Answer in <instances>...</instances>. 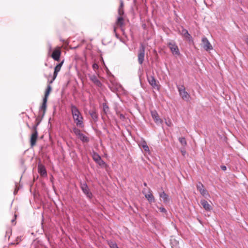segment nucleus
Instances as JSON below:
<instances>
[{"mask_svg": "<svg viewBox=\"0 0 248 248\" xmlns=\"http://www.w3.org/2000/svg\"><path fill=\"white\" fill-rule=\"evenodd\" d=\"M180 34L185 37L189 42H192L193 39L191 35L188 33L187 30L182 28V30L180 31Z\"/></svg>", "mask_w": 248, "mask_h": 248, "instance_id": "nucleus-8", "label": "nucleus"}, {"mask_svg": "<svg viewBox=\"0 0 248 248\" xmlns=\"http://www.w3.org/2000/svg\"><path fill=\"white\" fill-rule=\"evenodd\" d=\"M159 210L162 213H167V210H166V209L165 208H164L163 207H159Z\"/></svg>", "mask_w": 248, "mask_h": 248, "instance_id": "nucleus-31", "label": "nucleus"}, {"mask_svg": "<svg viewBox=\"0 0 248 248\" xmlns=\"http://www.w3.org/2000/svg\"><path fill=\"white\" fill-rule=\"evenodd\" d=\"M47 99L43 98V102L42 103V105L40 108V109L43 110V116L44 115L45 113V111L46 108V102H47Z\"/></svg>", "mask_w": 248, "mask_h": 248, "instance_id": "nucleus-20", "label": "nucleus"}, {"mask_svg": "<svg viewBox=\"0 0 248 248\" xmlns=\"http://www.w3.org/2000/svg\"><path fill=\"white\" fill-rule=\"evenodd\" d=\"M39 124V123H38L36 124V125L33 126V129L34 132L31 134V147H33L36 144V141L38 137V132L37 130V126Z\"/></svg>", "mask_w": 248, "mask_h": 248, "instance_id": "nucleus-5", "label": "nucleus"}, {"mask_svg": "<svg viewBox=\"0 0 248 248\" xmlns=\"http://www.w3.org/2000/svg\"><path fill=\"white\" fill-rule=\"evenodd\" d=\"M201 203L206 211H210L212 209V206L205 200H201Z\"/></svg>", "mask_w": 248, "mask_h": 248, "instance_id": "nucleus-16", "label": "nucleus"}, {"mask_svg": "<svg viewBox=\"0 0 248 248\" xmlns=\"http://www.w3.org/2000/svg\"><path fill=\"white\" fill-rule=\"evenodd\" d=\"M114 32H115V31H116V28H114Z\"/></svg>", "mask_w": 248, "mask_h": 248, "instance_id": "nucleus-40", "label": "nucleus"}, {"mask_svg": "<svg viewBox=\"0 0 248 248\" xmlns=\"http://www.w3.org/2000/svg\"><path fill=\"white\" fill-rule=\"evenodd\" d=\"M197 188L202 196H206L208 195L207 191L204 188V186L202 183L199 182L197 184Z\"/></svg>", "mask_w": 248, "mask_h": 248, "instance_id": "nucleus-12", "label": "nucleus"}, {"mask_svg": "<svg viewBox=\"0 0 248 248\" xmlns=\"http://www.w3.org/2000/svg\"><path fill=\"white\" fill-rule=\"evenodd\" d=\"M143 193L144 194L145 198L147 199L149 202L152 203L155 202V198L152 193L150 189L149 190L148 193H146L144 191H143Z\"/></svg>", "mask_w": 248, "mask_h": 248, "instance_id": "nucleus-15", "label": "nucleus"}, {"mask_svg": "<svg viewBox=\"0 0 248 248\" xmlns=\"http://www.w3.org/2000/svg\"><path fill=\"white\" fill-rule=\"evenodd\" d=\"M73 132L74 133V134L78 137L80 134L81 133L80 130L77 128L76 127H74L73 128Z\"/></svg>", "mask_w": 248, "mask_h": 248, "instance_id": "nucleus-25", "label": "nucleus"}, {"mask_svg": "<svg viewBox=\"0 0 248 248\" xmlns=\"http://www.w3.org/2000/svg\"><path fill=\"white\" fill-rule=\"evenodd\" d=\"M221 169L223 170H226V169H227V168H226V167L225 166H221Z\"/></svg>", "mask_w": 248, "mask_h": 248, "instance_id": "nucleus-35", "label": "nucleus"}, {"mask_svg": "<svg viewBox=\"0 0 248 248\" xmlns=\"http://www.w3.org/2000/svg\"><path fill=\"white\" fill-rule=\"evenodd\" d=\"M165 123L169 126H170L171 125V122L170 120L166 121Z\"/></svg>", "mask_w": 248, "mask_h": 248, "instance_id": "nucleus-33", "label": "nucleus"}, {"mask_svg": "<svg viewBox=\"0 0 248 248\" xmlns=\"http://www.w3.org/2000/svg\"><path fill=\"white\" fill-rule=\"evenodd\" d=\"M182 154L183 155H185L186 153V152L185 151H181Z\"/></svg>", "mask_w": 248, "mask_h": 248, "instance_id": "nucleus-37", "label": "nucleus"}, {"mask_svg": "<svg viewBox=\"0 0 248 248\" xmlns=\"http://www.w3.org/2000/svg\"><path fill=\"white\" fill-rule=\"evenodd\" d=\"M178 90L180 96L184 100L186 101H189L190 99V95L186 91L184 86H182L181 87H178Z\"/></svg>", "mask_w": 248, "mask_h": 248, "instance_id": "nucleus-3", "label": "nucleus"}, {"mask_svg": "<svg viewBox=\"0 0 248 248\" xmlns=\"http://www.w3.org/2000/svg\"><path fill=\"white\" fill-rule=\"evenodd\" d=\"M116 23L118 26L122 27L124 24V19L123 17L122 16H118Z\"/></svg>", "mask_w": 248, "mask_h": 248, "instance_id": "nucleus-19", "label": "nucleus"}, {"mask_svg": "<svg viewBox=\"0 0 248 248\" xmlns=\"http://www.w3.org/2000/svg\"><path fill=\"white\" fill-rule=\"evenodd\" d=\"M80 188L83 192L86 195L88 198L90 199L92 198L93 196L92 194L90 192V189L86 183L81 184Z\"/></svg>", "mask_w": 248, "mask_h": 248, "instance_id": "nucleus-7", "label": "nucleus"}, {"mask_svg": "<svg viewBox=\"0 0 248 248\" xmlns=\"http://www.w3.org/2000/svg\"><path fill=\"white\" fill-rule=\"evenodd\" d=\"M159 196L161 198L164 202H167L169 201V196L167 195L164 191H163L159 194Z\"/></svg>", "mask_w": 248, "mask_h": 248, "instance_id": "nucleus-21", "label": "nucleus"}, {"mask_svg": "<svg viewBox=\"0 0 248 248\" xmlns=\"http://www.w3.org/2000/svg\"><path fill=\"white\" fill-rule=\"evenodd\" d=\"M179 141L182 145L186 146V141L185 138H179Z\"/></svg>", "mask_w": 248, "mask_h": 248, "instance_id": "nucleus-26", "label": "nucleus"}, {"mask_svg": "<svg viewBox=\"0 0 248 248\" xmlns=\"http://www.w3.org/2000/svg\"><path fill=\"white\" fill-rule=\"evenodd\" d=\"M245 42L248 45V36L246 38Z\"/></svg>", "mask_w": 248, "mask_h": 248, "instance_id": "nucleus-38", "label": "nucleus"}, {"mask_svg": "<svg viewBox=\"0 0 248 248\" xmlns=\"http://www.w3.org/2000/svg\"><path fill=\"white\" fill-rule=\"evenodd\" d=\"M63 63V62L62 61L61 62L58 64L55 67L54 72V74H53V77L52 79L49 82L50 83H52L53 82V81L55 79V78H56V77L58 75V73L60 71Z\"/></svg>", "mask_w": 248, "mask_h": 248, "instance_id": "nucleus-11", "label": "nucleus"}, {"mask_svg": "<svg viewBox=\"0 0 248 248\" xmlns=\"http://www.w3.org/2000/svg\"><path fill=\"white\" fill-rule=\"evenodd\" d=\"M93 69L94 70H95V71L96 70L98 69V64H96V63H93Z\"/></svg>", "mask_w": 248, "mask_h": 248, "instance_id": "nucleus-32", "label": "nucleus"}, {"mask_svg": "<svg viewBox=\"0 0 248 248\" xmlns=\"http://www.w3.org/2000/svg\"><path fill=\"white\" fill-rule=\"evenodd\" d=\"M118 14L119 16H122L124 14V9L119 8L118 9Z\"/></svg>", "mask_w": 248, "mask_h": 248, "instance_id": "nucleus-30", "label": "nucleus"}, {"mask_svg": "<svg viewBox=\"0 0 248 248\" xmlns=\"http://www.w3.org/2000/svg\"><path fill=\"white\" fill-rule=\"evenodd\" d=\"M142 148H143V149L146 152H149V148L148 146V145H147L145 141H144L142 143Z\"/></svg>", "mask_w": 248, "mask_h": 248, "instance_id": "nucleus-28", "label": "nucleus"}, {"mask_svg": "<svg viewBox=\"0 0 248 248\" xmlns=\"http://www.w3.org/2000/svg\"><path fill=\"white\" fill-rule=\"evenodd\" d=\"M148 81L152 87L157 90H159V87L156 83V80H155L154 76H151L147 77Z\"/></svg>", "mask_w": 248, "mask_h": 248, "instance_id": "nucleus-9", "label": "nucleus"}, {"mask_svg": "<svg viewBox=\"0 0 248 248\" xmlns=\"http://www.w3.org/2000/svg\"><path fill=\"white\" fill-rule=\"evenodd\" d=\"M103 108L104 113L107 114L109 110V108L106 103L103 104Z\"/></svg>", "mask_w": 248, "mask_h": 248, "instance_id": "nucleus-27", "label": "nucleus"}, {"mask_svg": "<svg viewBox=\"0 0 248 248\" xmlns=\"http://www.w3.org/2000/svg\"><path fill=\"white\" fill-rule=\"evenodd\" d=\"M61 54L60 47H58L53 51L51 57L55 61H58L60 60Z\"/></svg>", "mask_w": 248, "mask_h": 248, "instance_id": "nucleus-13", "label": "nucleus"}, {"mask_svg": "<svg viewBox=\"0 0 248 248\" xmlns=\"http://www.w3.org/2000/svg\"><path fill=\"white\" fill-rule=\"evenodd\" d=\"M93 159L100 166L103 167L106 165L105 162L101 159L100 156L97 153H93Z\"/></svg>", "mask_w": 248, "mask_h": 248, "instance_id": "nucleus-10", "label": "nucleus"}, {"mask_svg": "<svg viewBox=\"0 0 248 248\" xmlns=\"http://www.w3.org/2000/svg\"><path fill=\"white\" fill-rule=\"evenodd\" d=\"M144 55H145V47L143 44H141L139 53L138 54V61L140 64H142L144 60Z\"/></svg>", "mask_w": 248, "mask_h": 248, "instance_id": "nucleus-6", "label": "nucleus"}, {"mask_svg": "<svg viewBox=\"0 0 248 248\" xmlns=\"http://www.w3.org/2000/svg\"><path fill=\"white\" fill-rule=\"evenodd\" d=\"M51 87L50 85H48L47 87L45 93V96L44 98H46L47 99L48 96L49 95L51 91Z\"/></svg>", "mask_w": 248, "mask_h": 248, "instance_id": "nucleus-24", "label": "nucleus"}, {"mask_svg": "<svg viewBox=\"0 0 248 248\" xmlns=\"http://www.w3.org/2000/svg\"><path fill=\"white\" fill-rule=\"evenodd\" d=\"M78 138L83 142H87L89 141V138L83 133H81Z\"/></svg>", "mask_w": 248, "mask_h": 248, "instance_id": "nucleus-22", "label": "nucleus"}, {"mask_svg": "<svg viewBox=\"0 0 248 248\" xmlns=\"http://www.w3.org/2000/svg\"><path fill=\"white\" fill-rule=\"evenodd\" d=\"M90 79L97 86L101 87L102 86V83L95 75L91 76L90 77Z\"/></svg>", "mask_w": 248, "mask_h": 248, "instance_id": "nucleus-17", "label": "nucleus"}, {"mask_svg": "<svg viewBox=\"0 0 248 248\" xmlns=\"http://www.w3.org/2000/svg\"><path fill=\"white\" fill-rule=\"evenodd\" d=\"M89 113L93 118L95 121L97 120L98 119V116L97 113H96L95 111L94 110H92L89 112Z\"/></svg>", "mask_w": 248, "mask_h": 248, "instance_id": "nucleus-23", "label": "nucleus"}, {"mask_svg": "<svg viewBox=\"0 0 248 248\" xmlns=\"http://www.w3.org/2000/svg\"><path fill=\"white\" fill-rule=\"evenodd\" d=\"M201 45L203 48L206 51H209L213 49V47L211 44L208 39L205 36L203 37L202 39Z\"/></svg>", "mask_w": 248, "mask_h": 248, "instance_id": "nucleus-2", "label": "nucleus"}, {"mask_svg": "<svg viewBox=\"0 0 248 248\" xmlns=\"http://www.w3.org/2000/svg\"><path fill=\"white\" fill-rule=\"evenodd\" d=\"M144 186H147V184L146 183H144Z\"/></svg>", "mask_w": 248, "mask_h": 248, "instance_id": "nucleus-39", "label": "nucleus"}, {"mask_svg": "<svg viewBox=\"0 0 248 248\" xmlns=\"http://www.w3.org/2000/svg\"><path fill=\"white\" fill-rule=\"evenodd\" d=\"M48 47H49V51H51V49H52V47H51V45L50 43L48 44Z\"/></svg>", "mask_w": 248, "mask_h": 248, "instance_id": "nucleus-36", "label": "nucleus"}, {"mask_svg": "<svg viewBox=\"0 0 248 248\" xmlns=\"http://www.w3.org/2000/svg\"><path fill=\"white\" fill-rule=\"evenodd\" d=\"M14 221H15V220H14V219H13V220H12V222H14Z\"/></svg>", "mask_w": 248, "mask_h": 248, "instance_id": "nucleus-42", "label": "nucleus"}, {"mask_svg": "<svg viewBox=\"0 0 248 248\" xmlns=\"http://www.w3.org/2000/svg\"><path fill=\"white\" fill-rule=\"evenodd\" d=\"M116 36L117 38H118V35H117V34H116Z\"/></svg>", "mask_w": 248, "mask_h": 248, "instance_id": "nucleus-41", "label": "nucleus"}, {"mask_svg": "<svg viewBox=\"0 0 248 248\" xmlns=\"http://www.w3.org/2000/svg\"><path fill=\"white\" fill-rule=\"evenodd\" d=\"M151 113L153 119L155 123L157 124H161L162 123V120L159 118L158 114L156 111L151 110Z\"/></svg>", "mask_w": 248, "mask_h": 248, "instance_id": "nucleus-14", "label": "nucleus"}, {"mask_svg": "<svg viewBox=\"0 0 248 248\" xmlns=\"http://www.w3.org/2000/svg\"><path fill=\"white\" fill-rule=\"evenodd\" d=\"M119 8L124 9V3L122 0H121L120 5Z\"/></svg>", "mask_w": 248, "mask_h": 248, "instance_id": "nucleus-34", "label": "nucleus"}, {"mask_svg": "<svg viewBox=\"0 0 248 248\" xmlns=\"http://www.w3.org/2000/svg\"><path fill=\"white\" fill-rule=\"evenodd\" d=\"M70 108L73 120L77 126L80 128L84 127L83 117L79 109L73 104L71 105Z\"/></svg>", "mask_w": 248, "mask_h": 248, "instance_id": "nucleus-1", "label": "nucleus"}, {"mask_svg": "<svg viewBox=\"0 0 248 248\" xmlns=\"http://www.w3.org/2000/svg\"><path fill=\"white\" fill-rule=\"evenodd\" d=\"M168 46L173 55L176 56L180 55L178 47L175 42H170L168 44Z\"/></svg>", "mask_w": 248, "mask_h": 248, "instance_id": "nucleus-4", "label": "nucleus"}, {"mask_svg": "<svg viewBox=\"0 0 248 248\" xmlns=\"http://www.w3.org/2000/svg\"><path fill=\"white\" fill-rule=\"evenodd\" d=\"M38 172L42 176L46 175V171L44 166L42 165H39L38 166Z\"/></svg>", "mask_w": 248, "mask_h": 248, "instance_id": "nucleus-18", "label": "nucleus"}, {"mask_svg": "<svg viewBox=\"0 0 248 248\" xmlns=\"http://www.w3.org/2000/svg\"><path fill=\"white\" fill-rule=\"evenodd\" d=\"M109 245L111 248H119L116 243L113 242H109Z\"/></svg>", "mask_w": 248, "mask_h": 248, "instance_id": "nucleus-29", "label": "nucleus"}]
</instances>
